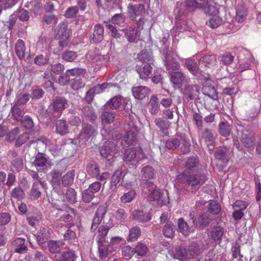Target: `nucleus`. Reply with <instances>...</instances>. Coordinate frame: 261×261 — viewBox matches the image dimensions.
I'll return each mask as SVG.
<instances>
[{
  "label": "nucleus",
  "mask_w": 261,
  "mask_h": 261,
  "mask_svg": "<svg viewBox=\"0 0 261 261\" xmlns=\"http://www.w3.org/2000/svg\"><path fill=\"white\" fill-rule=\"evenodd\" d=\"M86 171L90 176L97 177L99 174V168L98 163L93 160L88 162L86 166Z\"/></svg>",
  "instance_id": "41"
},
{
  "label": "nucleus",
  "mask_w": 261,
  "mask_h": 261,
  "mask_svg": "<svg viewBox=\"0 0 261 261\" xmlns=\"http://www.w3.org/2000/svg\"><path fill=\"white\" fill-rule=\"evenodd\" d=\"M222 22V18L219 15H217L209 17L208 21L206 22V24L212 28H216L220 26Z\"/></svg>",
  "instance_id": "63"
},
{
  "label": "nucleus",
  "mask_w": 261,
  "mask_h": 261,
  "mask_svg": "<svg viewBox=\"0 0 261 261\" xmlns=\"http://www.w3.org/2000/svg\"><path fill=\"white\" fill-rule=\"evenodd\" d=\"M15 53L20 60H22L24 58L25 46L24 41L21 39L17 40L15 44Z\"/></svg>",
  "instance_id": "52"
},
{
  "label": "nucleus",
  "mask_w": 261,
  "mask_h": 261,
  "mask_svg": "<svg viewBox=\"0 0 261 261\" xmlns=\"http://www.w3.org/2000/svg\"><path fill=\"white\" fill-rule=\"evenodd\" d=\"M148 191L149 192V199L151 201H156L160 206L166 205L168 202V199L164 198L163 194L159 190L156 189V186L154 185L153 188L145 189V191Z\"/></svg>",
  "instance_id": "10"
},
{
  "label": "nucleus",
  "mask_w": 261,
  "mask_h": 261,
  "mask_svg": "<svg viewBox=\"0 0 261 261\" xmlns=\"http://www.w3.org/2000/svg\"><path fill=\"white\" fill-rule=\"evenodd\" d=\"M33 164L36 167L38 171H43L51 165V162L45 153L38 152Z\"/></svg>",
  "instance_id": "11"
},
{
  "label": "nucleus",
  "mask_w": 261,
  "mask_h": 261,
  "mask_svg": "<svg viewBox=\"0 0 261 261\" xmlns=\"http://www.w3.org/2000/svg\"><path fill=\"white\" fill-rule=\"evenodd\" d=\"M224 233V229L220 226L213 227L211 231V236L215 241H218L221 239Z\"/></svg>",
  "instance_id": "59"
},
{
  "label": "nucleus",
  "mask_w": 261,
  "mask_h": 261,
  "mask_svg": "<svg viewBox=\"0 0 261 261\" xmlns=\"http://www.w3.org/2000/svg\"><path fill=\"white\" fill-rule=\"evenodd\" d=\"M176 226L172 221H167L163 226L162 231L166 238L172 239L174 237Z\"/></svg>",
  "instance_id": "43"
},
{
  "label": "nucleus",
  "mask_w": 261,
  "mask_h": 261,
  "mask_svg": "<svg viewBox=\"0 0 261 261\" xmlns=\"http://www.w3.org/2000/svg\"><path fill=\"white\" fill-rule=\"evenodd\" d=\"M202 137L204 139L205 142L214 143L216 142L215 137L213 130L209 128H205L202 132Z\"/></svg>",
  "instance_id": "62"
},
{
  "label": "nucleus",
  "mask_w": 261,
  "mask_h": 261,
  "mask_svg": "<svg viewBox=\"0 0 261 261\" xmlns=\"http://www.w3.org/2000/svg\"><path fill=\"white\" fill-rule=\"evenodd\" d=\"M74 176L75 171L74 170H70L63 176L62 175L61 186L69 188L73 184Z\"/></svg>",
  "instance_id": "37"
},
{
  "label": "nucleus",
  "mask_w": 261,
  "mask_h": 261,
  "mask_svg": "<svg viewBox=\"0 0 261 261\" xmlns=\"http://www.w3.org/2000/svg\"><path fill=\"white\" fill-rule=\"evenodd\" d=\"M160 101L159 96L153 95L149 102V112L152 115L156 114L160 110Z\"/></svg>",
  "instance_id": "45"
},
{
  "label": "nucleus",
  "mask_w": 261,
  "mask_h": 261,
  "mask_svg": "<svg viewBox=\"0 0 261 261\" xmlns=\"http://www.w3.org/2000/svg\"><path fill=\"white\" fill-rule=\"evenodd\" d=\"M93 31L89 40L91 43L97 44L103 39L104 28L100 23H97L94 25Z\"/></svg>",
  "instance_id": "15"
},
{
  "label": "nucleus",
  "mask_w": 261,
  "mask_h": 261,
  "mask_svg": "<svg viewBox=\"0 0 261 261\" xmlns=\"http://www.w3.org/2000/svg\"><path fill=\"white\" fill-rule=\"evenodd\" d=\"M184 67L195 76H197L201 72L198 63L194 59L186 60L184 63Z\"/></svg>",
  "instance_id": "33"
},
{
  "label": "nucleus",
  "mask_w": 261,
  "mask_h": 261,
  "mask_svg": "<svg viewBox=\"0 0 261 261\" xmlns=\"http://www.w3.org/2000/svg\"><path fill=\"white\" fill-rule=\"evenodd\" d=\"M165 148L169 151L179 149L182 154H188L191 151L190 140L185 134L177 133L171 137L164 141Z\"/></svg>",
  "instance_id": "3"
},
{
  "label": "nucleus",
  "mask_w": 261,
  "mask_h": 261,
  "mask_svg": "<svg viewBox=\"0 0 261 261\" xmlns=\"http://www.w3.org/2000/svg\"><path fill=\"white\" fill-rule=\"evenodd\" d=\"M106 27L108 28L111 32V36L116 39H120L122 36V32L121 31V30H117L116 26L112 25L109 21H105Z\"/></svg>",
  "instance_id": "57"
},
{
  "label": "nucleus",
  "mask_w": 261,
  "mask_h": 261,
  "mask_svg": "<svg viewBox=\"0 0 261 261\" xmlns=\"http://www.w3.org/2000/svg\"><path fill=\"white\" fill-rule=\"evenodd\" d=\"M121 31L124 34L128 42L131 43H137L140 35V32L138 28L135 26L121 29Z\"/></svg>",
  "instance_id": "13"
},
{
  "label": "nucleus",
  "mask_w": 261,
  "mask_h": 261,
  "mask_svg": "<svg viewBox=\"0 0 261 261\" xmlns=\"http://www.w3.org/2000/svg\"><path fill=\"white\" fill-rule=\"evenodd\" d=\"M200 88L196 85L186 84L184 88L183 93L187 96L188 101L198 100Z\"/></svg>",
  "instance_id": "14"
},
{
  "label": "nucleus",
  "mask_w": 261,
  "mask_h": 261,
  "mask_svg": "<svg viewBox=\"0 0 261 261\" xmlns=\"http://www.w3.org/2000/svg\"><path fill=\"white\" fill-rule=\"evenodd\" d=\"M122 99L119 96H116L107 101L103 107L108 110L117 109L121 105Z\"/></svg>",
  "instance_id": "49"
},
{
  "label": "nucleus",
  "mask_w": 261,
  "mask_h": 261,
  "mask_svg": "<svg viewBox=\"0 0 261 261\" xmlns=\"http://www.w3.org/2000/svg\"><path fill=\"white\" fill-rule=\"evenodd\" d=\"M248 15V9L243 1L238 4L236 10V20L239 23L243 22Z\"/></svg>",
  "instance_id": "25"
},
{
  "label": "nucleus",
  "mask_w": 261,
  "mask_h": 261,
  "mask_svg": "<svg viewBox=\"0 0 261 261\" xmlns=\"http://www.w3.org/2000/svg\"><path fill=\"white\" fill-rule=\"evenodd\" d=\"M65 198L67 202L71 204H74L77 201V192L73 188H67Z\"/></svg>",
  "instance_id": "55"
},
{
  "label": "nucleus",
  "mask_w": 261,
  "mask_h": 261,
  "mask_svg": "<svg viewBox=\"0 0 261 261\" xmlns=\"http://www.w3.org/2000/svg\"><path fill=\"white\" fill-rule=\"evenodd\" d=\"M97 124H90L88 122H83L82 129L78 138L81 140L88 141L91 137H95L97 134Z\"/></svg>",
  "instance_id": "8"
},
{
  "label": "nucleus",
  "mask_w": 261,
  "mask_h": 261,
  "mask_svg": "<svg viewBox=\"0 0 261 261\" xmlns=\"http://www.w3.org/2000/svg\"><path fill=\"white\" fill-rule=\"evenodd\" d=\"M117 153L116 145L111 141L105 142L100 148L101 155L108 161L110 165L114 162Z\"/></svg>",
  "instance_id": "6"
},
{
  "label": "nucleus",
  "mask_w": 261,
  "mask_h": 261,
  "mask_svg": "<svg viewBox=\"0 0 261 261\" xmlns=\"http://www.w3.org/2000/svg\"><path fill=\"white\" fill-rule=\"evenodd\" d=\"M38 118L42 120L47 119L51 121L57 119L55 118V115L53 113V111L49 107L47 109H45L43 107H40V108L38 110Z\"/></svg>",
  "instance_id": "39"
},
{
  "label": "nucleus",
  "mask_w": 261,
  "mask_h": 261,
  "mask_svg": "<svg viewBox=\"0 0 261 261\" xmlns=\"http://www.w3.org/2000/svg\"><path fill=\"white\" fill-rule=\"evenodd\" d=\"M56 132L62 136L69 133V126L66 120L59 119L56 121Z\"/></svg>",
  "instance_id": "35"
},
{
  "label": "nucleus",
  "mask_w": 261,
  "mask_h": 261,
  "mask_svg": "<svg viewBox=\"0 0 261 261\" xmlns=\"http://www.w3.org/2000/svg\"><path fill=\"white\" fill-rule=\"evenodd\" d=\"M128 125L130 129L126 133L125 142L126 144L130 145L136 140L139 129L133 121L129 122Z\"/></svg>",
  "instance_id": "18"
},
{
  "label": "nucleus",
  "mask_w": 261,
  "mask_h": 261,
  "mask_svg": "<svg viewBox=\"0 0 261 261\" xmlns=\"http://www.w3.org/2000/svg\"><path fill=\"white\" fill-rule=\"evenodd\" d=\"M11 113L12 119L16 121H20L24 117L23 116V111L16 104H14L12 107Z\"/></svg>",
  "instance_id": "56"
},
{
  "label": "nucleus",
  "mask_w": 261,
  "mask_h": 261,
  "mask_svg": "<svg viewBox=\"0 0 261 261\" xmlns=\"http://www.w3.org/2000/svg\"><path fill=\"white\" fill-rule=\"evenodd\" d=\"M151 64H141L137 65V71L140 75V79L146 80L152 76Z\"/></svg>",
  "instance_id": "24"
},
{
  "label": "nucleus",
  "mask_w": 261,
  "mask_h": 261,
  "mask_svg": "<svg viewBox=\"0 0 261 261\" xmlns=\"http://www.w3.org/2000/svg\"><path fill=\"white\" fill-rule=\"evenodd\" d=\"M98 253L101 258L106 257L112 251V247L107 241H97Z\"/></svg>",
  "instance_id": "29"
},
{
  "label": "nucleus",
  "mask_w": 261,
  "mask_h": 261,
  "mask_svg": "<svg viewBox=\"0 0 261 261\" xmlns=\"http://www.w3.org/2000/svg\"><path fill=\"white\" fill-rule=\"evenodd\" d=\"M134 248L136 256L144 257L146 255L148 250L147 246L141 242H138Z\"/></svg>",
  "instance_id": "54"
},
{
  "label": "nucleus",
  "mask_w": 261,
  "mask_h": 261,
  "mask_svg": "<svg viewBox=\"0 0 261 261\" xmlns=\"http://www.w3.org/2000/svg\"><path fill=\"white\" fill-rule=\"evenodd\" d=\"M114 129L109 125H103L102 128L101 129L100 133L105 140H114L113 137Z\"/></svg>",
  "instance_id": "60"
},
{
  "label": "nucleus",
  "mask_w": 261,
  "mask_h": 261,
  "mask_svg": "<svg viewBox=\"0 0 261 261\" xmlns=\"http://www.w3.org/2000/svg\"><path fill=\"white\" fill-rule=\"evenodd\" d=\"M177 231L181 233L185 237L189 236L192 233V227H189L188 222L183 218H180L177 220Z\"/></svg>",
  "instance_id": "31"
},
{
  "label": "nucleus",
  "mask_w": 261,
  "mask_h": 261,
  "mask_svg": "<svg viewBox=\"0 0 261 261\" xmlns=\"http://www.w3.org/2000/svg\"><path fill=\"white\" fill-rule=\"evenodd\" d=\"M49 175L51 176V182L53 186L55 187L61 186V182L62 180V172L58 169H53L50 173Z\"/></svg>",
  "instance_id": "44"
},
{
  "label": "nucleus",
  "mask_w": 261,
  "mask_h": 261,
  "mask_svg": "<svg viewBox=\"0 0 261 261\" xmlns=\"http://www.w3.org/2000/svg\"><path fill=\"white\" fill-rule=\"evenodd\" d=\"M186 13L187 12L185 9L181 7L180 3H179V2H177L176 4V8L174 11L176 22H177L178 21L182 20Z\"/></svg>",
  "instance_id": "61"
},
{
  "label": "nucleus",
  "mask_w": 261,
  "mask_h": 261,
  "mask_svg": "<svg viewBox=\"0 0 261 261\" xmlns=\"http://www.w3.org/2000/svg\"><path fill=\"white\" fill-rule=\"evenodd\" d=\"M137 59L141 64H152L153 59L152 53L147 50H143L138 55Z\"/></svg>",
  "instance_id": "42"
},
{
  "label": "nucleus",
  "mask_w": 261,
  "mask_h": 261,
  "mask_svg": "<svg viewBox=\"0 0 261 261\" xmlns=\"http://www.w3.org/2000/svg\"><path fill=\"white\" fill-rule=\"evenodd\" d=\"M127 8V13L131 20H135L137 16L141 15L145 11L144 5L142 4L135 5L129 4Z\"/></svg>",
  "instance_id": "27"
},
{
  "label": "nucleus",
  "mask_w": 261,
  "mask_h": 261,
  "mask_svg": "<svg viewBox=\"0 0 261 261\" xmlns=\"http://www.w3.org/2000/svg\"><path fill=\"white\" fill-rule=\"evenodd\" d=\"M11 167L13 171L19 172L23 167V159L22 157H18L14 159L11 162Z\"/></svg>",
  "instance_id": "64"
},
{
  "label": "nucleus",
  "mask_w": 261,
  "mask_h": 261,
  "mask_svg": "<svg viewBox=\"0 0 261 261\" xmlns=\"http://www.w3.org/2000/svg\"><path fill=\"white\" fill-rule=\"evenodd\" d=\"M205 81L206 83L205 85H203L202 87V93L213 100H218V95L215 87L209 84L208 82L210 81V79L208 77H206Z\"/></svg>",
  "instance_id": "21"
},
{
  "label": "nucleus",
  "mask_w": 261,
  "mask_h": 261,
  "mask_svg": "<svg viewBox=\"0 0 261 261\" xmlns=\"http://www.w3.org/2000/svg\"><path fill=\"white\" fill-rule=\"evenodd\" d=\"M163 61L166 69L170 74L171 82L175 85L183 84L187 81L186 75L181 71H178L180 64L176 61L173 52L166 49L163 50Z\"/></svg>",
  "instance_id": "1"
},
{
  "label": "nucleus",
  "mask_w": 261,
  "mask_h": 261,
  "mask_svg": "<svg viewBox=\"0 0 261 261\" xmlns=\"http://www.w3.org/2000/svg\"><path fill=\"white\" fill-rule=\"evenodd\" d=\"M115 113L104 108L102 111L100 118L102 125H109L114 122L115 120Z\"/></svg>",
  "instance_id": "32"
},
{
  "label": "nucleus",
  "mask_w": 261,
  "mask_h": 261,
  "mask_svg": "<svg viewBox=\"0 0 261 261\" xmlns=\"http://www.w3.org/2000/svg\"><path fill=\"white\" fill-rule=\"evenodd\" d=\"M137 150L134 148L126 149L123 153V160L129 168H136L138 161L136 160Z\"/></svg>",
  "instance_id": "12"
},
{
  "label": "nucleus",
  "mask_w": 261,
  "mask_h": 261,
  "mask_svg": "<svg viewBox=\"0 0 261 261\" xmlns=\"http://www.w3.org/2000/svg\"><path fill=\"white\" fill-rule=\"evenodd\" d=\"M60 242L50 240L47 242V247L49 252L51 254H58L60 253V246L63 245V244H59Z\"/></svg>",
  "instance_id": "58"
},
{
  "label": "nucleus",
  "mask_w": 261,
  "mask_h": 261,
  "mask_svg": "<svg viewBox=\"0 0 261 261\" xmlns=\"http://www.w3.org/2000/svg\"><path fill=\"white\" fill-rule=\"evenodd\" d=\"M141 230L139 226H136L131 228L129 230V234L127 238L128 242L136 241L140 237Z\"/></svg>",
  "instance_id": "51"
},
{
  "label": "nucleus",
  "mask_w": 261,
  "mask_h": 261,
  "mask_svg": "<svg viewBox=\"0 0 261 261\" xmlns=\"http://www.w3.org/2000/svg\"><path fill=\"white\" fill-rule=\"evenodd\" d=\"M141 179L140 180V187L143 192L145 189L153 188L154 186V179L156 177V171L154 169L149 165H146L142 168L140 172Z\"/></svg>",
  "instance_id": "4"
},
{
  "label": "nucleus",
  "mask_w": 261,
  "mask_h": 261,
  "mask_svg": "<svg viewBox=\"0 0 261 261\" xmlns=\"http://www.w3.org/2000/svg\"><path fill=\"white\" fill-rule=\"evenodd\" d=\"M49 56L47 54H39L34 59V63L39 67L45 66L49 64Z\"/></svg>",
  "instance_id": "48"
},
{
  "label": "nucleus",
  "mask_w": 261,
  "mask_h": 261,
  "mask_svg": "<svg viewBox=\"0 0 261 261\" xmlns=\"http://www.w3.org/2000/svg\"><path fill=\"white\" fill-rule=\"evenodd\" d=\"M212 221V219L206 214H202L199 215L197 218L198 227L200 229H205Z\"/></svg>",
  "instance_id": "50"
},
{
  "label": "nucleus",
  "mask_w": 261,
  "mask_h": 261,
  "mask_svg": "<svg viewBox=\"0 0 261 261\" xmlns=\"http://www.w3.org/2000/svg\"><path fill=\"white\" fill-rule=\"evenodd\" d=\"M178 182L190 187L192 192L199 189L207 180L206 175L201 172L184 171L177 176Z\"/></svg>",
  "instance_id": "2"
},
{
  "label": "nucleus",
  "mask_w": 261,
  "mask_h": 261,
  "mask_svg": "<svg viewBox=\"0 0 261 261\" xmlns=\"http://www.w3.org/2000/svg\"><path fill=\"white\" fill-rule=\"evenodd\" d=\"M217 62L215 55L213 54H206L200 58L199 60V64L205 67L211 68L214 66Z\"/></svg>",
  "instance_id": "36"
},
{
  "label": "nucleus",
  "mask_w": 261,
  "mask_h": 261,
  "mask_svg": "<svg viewBox=\"0 0 261 261\" xmlns=\"http://www.w3.org/2000/svg\"><path fill=\"white\" fill-rule=\"evenodd\" d=\"M154 123L160 130L163 133V137L169 135L168 129L171 126V122L168 120L164 117H158L155 119Z\"/></svg>",
  "instance_id": "23"
},
{
  "label": "nucleus",
  "mask_w": 261,
  "mask_h": 261,
  "mask_svg": "<svg viewBox=\"0 0 261 261\" xmlns=\"http://www.w3.org/2000/svg\"><path fill=\"white\" fill-rule=\"evenodd\" d=\"M214 155L217 160L227 162L229 160V148L224 146L217 147L215 151Z\"/></svg>",
  "instance_id": "28"
},
{
  "label": "nucleus",
  "mask_w": 261,
  "mask_h": 261,
  "mask_svg": "<svg viewBox=\"0 0 261 261\" xmlns=\"http://www.w3.org/2000/svg\"><path fill=\"white\" fill-rule=\"evenodd\" d=\"M204 249L203 246H200L195 242L191 243L188 247V251L191 257L199 255L203 252Z\"/></svg>",
  "instance_id": "47"
},
{
  "label": "nucleus",
  "mask_w": 261,
  "mask_h": 261,
  "mask_svg": "<svg viewBox=\"0 0 261 261\" xmlns=\"http://www.w3.org/2000/svg\"><path fill=\"white\" fill-rule=\"evenodd\" d=\"M68 106L67 100L62 96H57L53 98L49 107L55 115V118H59L63 111Z\"/></svg>",
  "instance_id": "7"
},
{
  "label": "nucleus",
  "mask_w": 261,
  "mask_h": 261,
  "mask_svg": "<svg viewBox=\"0 0 261 261\" xmlns=\"http://www.w3.org/2000/svg\"><path fill=\"white\" fill-rule=\"evenodd\" d=\"M132 90L134 97L138 99H143L150 91L147 87L141 86L133 87Z\"/></svg>",
  "instance_id": "38"
},
{
  "label": "nucleus",
  "mask_w": 261,
  "mask_h": 261,
  "mask_svg": "<svg viewBox=\"0 0 261 261\" xmlns=\"http://www.w3.org/2000/svg\"><path fill=\"white\" fill-rule=\"evenodd\" d=\"M122 176V172L120 170H116L111 177L110 182V189L112 191H115L117 189V186L119 183Z\"/></svg>",
  "instance_id": "53"
},
{
  "label": "nucleus",
  "mask_w": 261,
  "mask_h": 261,
  "mask_svg": "<svg viewBox=\"0 0 261 261\" xmlns=\"http://www.w3.org/2000/svg\"><path fill=\"white\" fill-rule=\"evenodd\" d=\"M107 212V208L105 206H99L95 213L92 221V224L91 229L92 231H94L97 228L98 225L101 223L104 216Z\"/></svg>",
  "instance_id": "17"
},
{
  "label": "nucleus",
  "mask_w": 261,
  "mask_h": 261,
  "mask_svg": "<svg viewBox=\"0 0 261 261\" xmlns=\"http://www.w3.org/2000/svg\"><path fill=\"white\" fill-rule=\"evenodd\" d=\"M231 130V126L227 121L224 120L220 122L218 132L221 136L227 137L230 135Z\"/></svg>",
  "instance_id": "46"
},
{
  "label": "nucleus",
  "mask_w": 261,
  "mask_h": 261,
  "mask_svg": "<svg viewBox=\"0 0 261 261\" xmlns=\"http://www.w3.org/2000/svg\"><path fill=\"white\" fill-rule=\"evenodd\" d=\"M25 243L24 239L17 238L11 241V245L15 253L23 254L26 253L28 250Z\"/></svg>",
  "instance_id": "19"
},
{
  "label": "nucleus",
  "mask_w": 261,
  "mask_h": 261,
  "mask_svg": "<svg viewBox=\"0 0 261 261\" xmlns=\"http://www.w3.org/2000/svg\"><path fill=\"white\" fill-rule=\"evenodd\" d=\"M133 219L140 223H147L151 219L150 213L142 210H136L132 213Z\"/></svg>",
  "instance_id": "26"
},
{
  "label": "nucleus",
  "mask_w": 261,
  "mask_h": 261,
  "mask_svg": "<svg viewBox=\"0 0 261 261\" xmlns=\"http://www.w3.org/2000/svg\"><path fill=\"white\" fill-rule=\"evenodd\" d=\"M82 116L85 117L91 123L95 124L97 123V115L95 109L91 106H85L81 109Z\"/></svg>",
  "instance_id": "20"
},
{
  "label": "nucleus",
  "mask_w": 261,
  "mask_h": 261,
  "mask_svg": "<svg viewBox=\"0 0 261 261\" xmlns=\"http://www.w3.org/2000/svg\"><path fill=\"white\" fill-rule=\"evenodd\" d=\"M55 38L59 40V46L63 49L68 45L71 35L70 29H67V24L62 22L59 23L54 31Z\"/></svg>",
  "instance_id": "5"
},
{
  "label": "nucleus",
  "mask_w": 261,
  "mask_h": 261,
  "mask_svg": "<svg viewBox=\"0 0 261 261\" xmlns=\"http://www.w3.org/2000/svg\"><path fill=\"white\" fill-rule=\"evenodd\" d=\"M56 261H75L77 258L75 251L68 249L58 254H55Z\"/></svg>",
  "instance_id": "22"
},
{
  "label": "nucleus",
  "mask_w": 261,
  "mask_h": 261,
  "mask_svg": "<svg viewBox=\"0 0 261 261\" xmlns=\"http://www.w3.org/2000/svg\"><path fill=\"white\" fill-rule=\"evenodd\" d=\"M237 129L238 135L241 137V140L244 146L246 148L253 147L254 145V139L252 134L242 125H239Z\"/></svg>",
  "instance_id": "9"
},
{
  "label": "nucleus",
  "mask_w": 261,
  "mask_h": 261,
  "mask_svg": "<svg viewBox=\"0 0 261 261\" xmlns=\"http://www.w3.org/2000/svg\"><path fill=\"white\" fill-rule=\"evenodd\" d=\"M50 232L47 228H41L36 235L38 244L41 246L49 238Z\"/></svg>",
  "instance_id": "40"
},
{
  "label": "nucleus",
  "mask_w": 261,
  "mask_h": 261,
  "mask_svg": "<svg viewBox=\"0 0 261 261\" xmlns=\"http://www.w3.org/2000/svg\"><path fill=\"white\" fill-rule=\"evenodd\" d=\"M66 118L71 126H79L81 123L80 117L75 110L70 109L66 114Z\"/></svg>",
  "instance_id": "30"
},
{
  "label": "nucleus",
  "mask_w": 261,
  "mask_h": 261,
  "mask_svg": "<svg viewBox=\"0 0 261 261\" xmlns=\"http://www.w3.org/2000/svg\"><path fill=\"white\" fill-rule=\"evenodd\" d=\"M184 171L195 172L199 168V160L197 155H194L187 158L183 164Z\"/></svg>",
  "instance_id": "16"
},
{
  "label": "nucleus",
  "mask_w": 261,
  "mask_h": 261,
  "mask_svg": "<svg viewBox=\"0 0 261 261\" xmlns=\"http://www.w3.org/2000/svg\"><path fill=\"white\" fill-rule=\"evenodd\" d=\"M34 15H40L42 12V5L40 0H32L25 5Z\"/></svg>",
  "instance_id": "34"
}]
</instances>
